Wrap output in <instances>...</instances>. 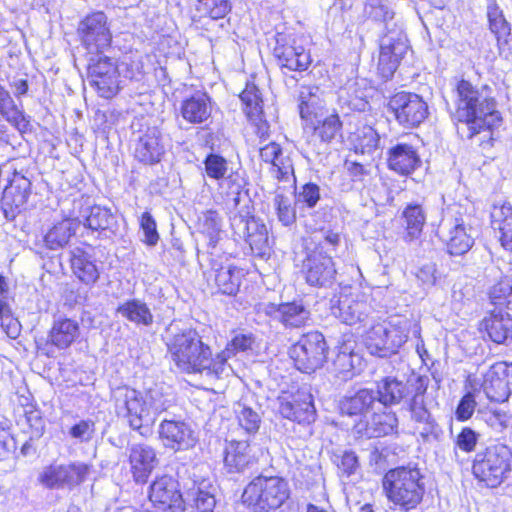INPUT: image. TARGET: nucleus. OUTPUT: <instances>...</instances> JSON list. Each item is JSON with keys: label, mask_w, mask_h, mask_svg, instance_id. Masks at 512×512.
Returning a JSON list of instances; mask_svg holds the SVG:
<instances>
[{"label": "nucleus", "mask_w": 512, "mask_h": 512, "mask_svg": "<svg viewBox=\"0 0 512 512\" xmlns=\"http://www.w3.org/2000/svg\"><path fill=\"white\" fill-rule=\"evenodd\" d=\"M455 94L458 132L467 138L484 133L483 141L492 139V131L500 125L502 118L490 88L484 85L478 89L469 81L461 80L456 85Z\"/></svg>", "instance_id": "nucleus-1"}, {"label": "nucleus", "mask_w": 512, "mask_h": 512, "mask_svg": "<svg viewBox=\"0 0 512 512\" xmlns=\"http://www.w3.org/2000/svg\"><path fill=\"white\" fill-rule=\"evenodd\" d=\"M115 412L119 418L142 437L152 435L157 417L172 406L170 394L162 387H154L144 393L121 386L113 390Z\"/></svg>", "instance_id": "nucleus-2"}, {"label": "nucleus", "mask_w": 512, "mask_h": 512, "mask_svg": "<svg viewBox=\"0 0 512 512\" xmlns=\"http://www.w3.org/2000/svg\"><path fill=\"white\" fill-rule=\"evenodd\" d=\"M168 352L175 365L183 372L219 378L227 369L231 358L229 349H224L215 357L211 348L192 329L173 335L167 343Z\"/></svg>", "instance_id": "nucleus-3"}, {"label": "nucleus", "mask_w": 512, "mask_h": 512, "mask_svg": "<svg viewBox=\"0 0 512 512\" xmlns=\"http://www.w3.org/2000/svg\"><path fill=\"white\" fill-rule=\"evenodd\" d=\"M365 14L384 23L386 33L381 39L378 69L388 79L396 71L405 55L408 45L402 25L394 21V12L390 10L386 0H365Z\"/></svg>", "instance_id": "nucleus-4"}, {"label": "nucleus", "mask_w": 512, "mask_h": 512, "mask_svg": "<svg viewBox=\"0 0 512 512\" xmlns=\"http://www.w3.org/2000/svg\"><path fill=\"white\" fill-rule=\"evenodd\" d=\"M425 477L416 466H400L388 470L382 487L387 500L408 512L416 509L423 501L426 486Z\"/></svg>", "instance_id": "nucleus-5"}, {"label": "nucleus", "mask_w": 512, "mask_h": 512, "mask_svg": "<svg viewBox=\"0 0 512 512\" xmlns=\"http://www.w3.org/2000/svg\"><path fill=\"white\" fill-rule=\"evenodd\" d=\"M410 325L405 318L374 323L364 333L363 343L371 355L389 357L407 341Z\"/></svg>", "instance_id": "nucleus-6"}, {"label": "nucleus", "mask_w": 512, "mask_h": 512, "mask_svg": "<svg viewBox=\"0 0 512 512\" xmlns=\"http://www.w3.org/2000/svg\"><path fill=\"white\" fill-rule=\"evenodd\" d=\"M289 496V485L283 478L258 476L246 486L242 498L254 511L268 512L280 508Z\"/></svg>", "instance_id": "nucleus-7"}, {"label": "nucleus", "mask_w": 512, "mask_h": 512, "mask_svg": "<svg viewBox=\"0 0 512 512\" xmlns=\"http://www.w3.org/2000/svg\"><path fill=\"white\" fill-rule=\"evenodd\" d=\"M512 451L504 444H495L478 452L473 462V474L487 486L497 487L511 472Z\"/></svg>", "instance_id": "nucleus-8"}, {"label": "nucleus", "mask_w": 512, "mask_h": 512, "mask_svg": "<svg viewBox=\"0 0 512 512\" xmlns=\"http://www.w3.org/2000/svg\"><path fill=\"white\" fill-rule=\"evenodd\" d=\"M117 61L106 52L88 55L87 79L97 94L105 99L116 96L123 87Z\"/></svg>", "instance_id": "nucleus-9"}, {"label": "nucleus", "mask_w": 512, "mask_h": 512, "mask_svg": "<svg viewBox=\"0 0 512 512\" xmlns=\"http://www.w3.org/2000/svg\"><path fill=\"white\" fill-rule=\"evenodd\" d=\"M77 34L87 56L107 52L111 48L112 33L108 17L102 11L86 15L78 24Z\"/></svg>", "instance_id": "nucleus-10"}, {"label": "nucleus", "mask_w": 512, "mask_h": 512, "mask_svg": "<svg viewBox=\"0 0 512 512\" xmlns=\"http://www.w3.org/2000/svg\"><path fill=\"white\" fill-rule=\"evenodd\" d=\"M327 344L318 331L303 335L290 349V357L298 370L311 373L321 368L327 359Z\"/></svg>", "instance_id": "nucleus-11"}, {"label": "nucleus", "mask_w": 512, "mask_h": 512, "mask_svg": "<svg viewBox=\"0 0 512 512\" xmlns=\"http://www.w3.org/2000/svg\"><path fill=\"white\" fill-rule=\"evenodd\" d=\"M90 473V466L83 462L51 464L39 473L38 481L48 489H73L82 484Z\"/></svg>", "instance_id": "nucleus-12"}, {"label": "nucleus", "mask_w": 512, "mask_h": 512, "mask_svg": "<svg viewBox=\"0 0 512 512\" xmlns=\"http://www.w3.org/2000/svg\"><path fill=\"white\" fill-rule=\"evenodd\" d=\"M206 175L218 181L220 189L232 196L235 207L240 202V193L244 187V178L239 170H234L222 156L210 153L204 160Z\"/></svg>", "instance_id": "nucleus-13"}, {"label": "nucleus", "mask_w": 512, "mask_h": 512, "mask_svg": "<svg viewBox=\"0 0 512 512\" xmlns=\"http://www.w3.org/2000/svg\"><path fill=\"white\" fill-rule=\"evenodd\" d=\"M371 310L365 296L351 289H343L339 295L331 300L332 314L347 325L363 322Z\"/></svg>", "instance_id": "nucleus-14"}, {"label": "nucleus", "mask_w": 512, "mask_h": 512, "mask_svg": "<svg viewBox=\"0 0 512 512\" xmlns=\"http://www.w3.org/2000/svg\"><path fill=\"white\" fill-rule=\"evenodd\" d=\"M398 123L412 128L421 124L428 115L426 102L417 94L399 92L388 103Z\"/></svg>", "instance_id": "nucleus-15"}, {"label": "nucleus", "mask_w": 512, "mask_h": 512, "mask_svg": "<svg viewBox=\"0 0 512 512\" xmlns=\"http://www.w3.org/2000/svg\"><path fill=\"white\" fill-rule=\"evenodd\" d=\"M440 229L449 254L460 256L472 248L474 238L471 227L462 215L445 218Z\"/></svg>", "instance_id": "nucleus-16"}, {"label": "nucleus", "mask_w": 512, "mask_h": 512, "mask_svg": "<svg viewBox=\"0 0 512 512\" xmlns=\"http://www.w3.org/2000/svg\"><path fill=\"white\" fill-rule=\"evenodd\" d=\"M158 435L163 446L173 451H185L197 443L195 431L183 420H162L158 427Z\"/></svg>", "instance_id": "nucleus-17"}, {"label": "nucleus", "mask_w": 512, "mask_h": 512, "mask_svg": "<svg viewBox=\"0 0 512 512\" xmlns=\"http://www.w3.org/2000/svg\"><path fill=\"white\" fill-rule=\"evenodd\" d=\"M278 412L282 417L300 424H310L316 419V410L312 395L298 391L296 394H284L277 398Z\"/></svg>", "instance_id": "nucleus-18"}, {"label": "nucleus", "mask_w": 512, "mask_h": 512, "mask_svg": "<svg viewBox=\"0 0 512 512\" xmlns=\"http://www.w3.org/2000/svg\"><path fill=\"white\" fill-rule=\"evenodd\" d=\"M304 268L306 281L310 285L323 287L335 280V264L332 257L324 252L322 243L307 255Z\"/></svg>", "instance_id": "nucleus-19"}, {"label": "nucleus", "mask_w": 512, "mask_h": 512, "mask_svg": "<svg viewBox=\"0 0 512 512\" xmlns=\"http://www.w3.org/2000/svg\"><path fill=\"white\" fill-rule=\"evenodd\" d=\"M482 388L487 398L494 402H505L512 388V363L497 362L484 375Z\"/></svg>", "instance_id": "nucleus-20"}, {"label": "nucleus", "mask_w": 512, "mask_h": 512, "mask_svg": "<svg viewBox=\"0 0 512 512\" xmlns=\"http://www.w3.org/2000/svg\"><path fill=\"white\" fill-rule=\"evenodd\" d=\"M274 56L281 67L291 71H304L312 62L309 51L297 39L286 36L277 39Z\"/></svg>", "instance_id": "nucleus-21"}, {"label": "nucleus", "mask_w": 512, "mask_h": 512, "mask_svg": "<svg viewBox=\"0 0 512 512\" xmlns=\"http://www.w3.org/2000/svg\"><path fill=\"white\" fill-rule=\"evenodd\" d=\"M263 310L266 315L280 322L285 328H301L311 320L310 310L301 301L268 303L264 305Z\"/></svg>", "instance_id": "nucleus-22"}, {"label": "nucleus", "mask_w": 512, "mask_h": 512, "mask_svg": "<svg viewBox=\"0 0 512 512\" xmlns=\"http://www.w3.org/2000/svg\"><path fill=\"white\" fill-rule=\"evenodd\" d=\"M305 123V129L312 131L309 142L314 146L330 144L342 136L343 124L335 110Z\"/></svg>", "instance_id": "nucleus-23"}, {"label": "nucleus", "mask_w": 512, "mask_h": 512, "mask_svg": "<svg viewBox=\"0 0 512 512\" xmlns=\"http://www.w3.org/2000/svg\"><path fill=\"white\" fill-rule=\"evenodd\" d=\"M149 499L160 511L179 509L182 506V495L178 482L171 476L157 478L150 486Z\"/></svg>", "instance_id": "nucleus-24"}, {"label": "nucleus", "mask_w": 512, "mask_h": 512, "mask_svg": "<svg viewBox=\"0 0 512 512\" xmlns=\"http://www.w3.org/2000/svg\"><path fill=\"white\" fill-rule=\"evenodd\" d=\"M31 183L24 176H16L4 189L1 198V208L8 220H13L25 209L30 195Z\"/></svg>", "instance_id": "nucleus-25"}, {"label": "nucleus", "mask_w": 512, "mask_h": 512, "mask_svg": "<svg viewBox=\"0 0 512 512\" xmlns=\"http://www.w3.org/2000/svg\"><path fill=\"white\" fill-rule=\"evenodd\" d=\"M129 463L134 480L144 483L158 465L159 460L153 447L138 443L129 448Z\"/></svg>", "instance_id": "nucleus-26"}, {"label": "nucleus", "mask_w": 512, "mask_h": 512, "mask_svg": "<svg viewBox=\"0 0 512 512\" xmlns=\"http://www.w3.org/2000/svg\"><path fill=\"white\" fill-rule=\"evenodd\" d=\"M165 152L160 132L157 128H148L142 132L134 144L135 158L144 164L158 163Z\"/></svg>", "instance_id": "nucleus-27"}, {"label": "nucleus", "mask_w": 512, "mask_h": 512, "mask_svg": "<svg viewBox=\"0 0 512 512\" xmlns=\"http://www.w3.org/2000/svg\"><path fill=\"white\" fill-rule=\"evenodd\" d=\"M388 167L401 175H409L421 165V159L414 146L397 143L388 150Z\"/></svg>", "instance_id": "nucleus-28"}, {"label": "nucleus", "mask_w": 512, "mask_h": 512, "mask_svg": "<svg viewBox=\"0 0 512 512\" xmlns=\"http://www.w3.org/2000/svg\"><path fill=\"white\" fill-rule=\"evenodd\" d=\"M299 101L300 116L305 122L328 113L327 94L318 86H302Z\"/></svg>", "instance_id": "nucleus-29"}, {"label": "nucleus", "mask_w": 512, "mask_h": 512, "mask_svg": "<svg viewBox=\"0 0 512 512\" xmlns=\"http://www.w3.org/2000/svg\"><path fill=\"white\" fill-rule=\"evenodd\" d=\"M358 434L367 438H377L397 432L398 418L392 411L374 413L366 423L360 422L355 425Z\"/></svg>", "instance_id": "nucleus-30"}, {"label": "nucleus", "mask_w": 512, "mask_h": 512, "mask_svg": "<svg viewBox=\"0 0 512 512\" xmlns=\"http://www.w3.org/2000/svg\"><path fill=\"white\" fill-rule=\"evenodd\" d=\"M80 336V326L75 319L59 316L54 318L48 333V342L58 349L69 348Z\"/></svg>", "instance_id": "nucleus-31"}, {"label": "nucleus", "mask_w": 512, "mask_h": 512, "mask_svg": "<svg viewBox=\"0 0 512 512\" xmlns=\"http://www.w3.org/2000/svg\"><path fill=\"white\" fill-rule=\"evenodd\" d=\"M482 326L489 338L497 344L512 339V317L502 309L493 310L483 319Z\"/></svg>", "instance_id": "nucleus-32"}, {"label": "nucleus", "mask_w": 512, "mask_h": 512, "mask_svg": "<svg viewBox=\"0 0 512 512\" xmlns=\"http://www.w3.org/2000/svg\"><path fill=\"white\" fill-rule=\"evenodd\" d=\"M0 115L20 133L31 132L30 116L16 105L10 92L1 85Z\"/></svg>", "instance_id": "nucleus-33"}, {"label": "nucleus", "mask_w": 512, "mask_h": 512, "mask_svg": "<svg viewBox=\"0 0 512 512\" xmlns=\"http://www.w3.org/2000/svg\"><path fill=\"white\" fill-rule=\"evenodd\" d=\"M211 102L206 93L197 92L181 103L180 112L191 124H201L211 116Z\"/></svg>", "instance_id": "nucleus-34"}, {"label": "nucleus", "mask_w": 512, "mask_h": 512, "mask_svg": "<svg viewBox=\"0 0 512 512\" xmlns=\"http://www.w3.org/2000/svg\"><path fill=\"white\" fill-rule=\"evenodd\" d=\"M71 268L74 275L87 285L94 284L99 278V271L90 254L76 247L71 251Z\"/></svg>", "instance_id": "nucleus-35"}, {"label": "nucleus", "mask_w": 512, "mask_h": 512, "mask_svg": "<svg viewBox=\"0 0 512 512\" xmlns=\"http://www.w3.org/2000/svg\"><path fill=\"white\" fill-rule=\"evenodd\" d=\"M250 452V445L245 440L228 442L225 448V466L230 472L243 471L253 460Z\"/></svg>", "instance_id": "nucleus-36"}, {"label": "nucleus", "mask_w": 512, "mask_h": 512, "mask_svg": "<svg viewBox=\"0 0 512 512\" xmlns=\"http://www.w3.org/2000/svg\"><path fill=\"white\" fill-rule=\"evenodd\" d=\"M492 226L500 233V242L504 249L512 252V206L494 205L491 211Z\"/></svg>", "instance_id": "nucleus-37"}, {"label": "nucleus", "mask_w": 512, "mask_h": 512, "mask_svg": "<svg viewBox=\"0 0 512 512\" xmlns=\"http://www.w3.org/2000/svg\"><path fill=\"white\" fill-rule=\"evenodd\" d=\"M376 401L384 406L401 402L406 395V384L395 377H384L376 382Z\"/></svg>", "instance_id": "nucleus-38"}, {"label": "nucleus", "mask_w": 512, "mask_h": 512, "mask_svg": "<svg viewBox=\"0 0 512 512\" xmlns=\"http://www.w3.org/2000/svg\"><path fill=\"white\" fill-rule=\"evenodd\" d=\"M116 312L136 325L151 326L154 321L150 308L144 301L137 298L119 304Z\"/></svg>", "instance_id": "nucleus-39"}, {"label": "nucleus", "mask_w": 512, "mask_h": 512, "mask_svg": "<svg viewBox=\"0 0 512 512\" xmlns=\"http://www.w3.org/2000/svg\"><path fill=\"white\" fill-rule=\"evenodd\" d=\"M376 395L373 390L360 389L353 396L345 397L340 402V410L346 415H363L374 409Z\"/></svg>", "instance_id": "nucleus-40"}, {"label": "nucleus", "mask_w": 512, "mask_h": 512, "mask_svg": "<svg viewBox=\"0 0 512 512\" xmlns=\"http://www.w3.org/2000/svg\"><path fill=\"white\" fill-rule=\"evenodd\" d=\"M488 20L491 32L496 36L500 54L511 50V28L498 7H490Z\"/></svg>", "instance_id": "nucleus-41"}, {"label": "nucleus", "mask_w": 512, "mask_h": 512, "mask_svg": "<svg viewBox=\"0 0 512 512\" xmlns=\"http://www.w3.org/2000/svg\"><path fill=\"white\" fill-rule=\"evenodd\" d=\"M409 410L411 420L414 422V429L423 439L427 440L431 436L437 437L438 424L426 408L425 403H410Z\"/></svg>", "instance_id": "nucleus-42"}, {"label": "nucleus", "mask_w": 512, "mask_h": 512, "mask_svg": "<svg viewBox=\"0 0 512 512\" xmlns=\"http://www.w3.org/2000/svg\"><path fill=\"white\" fill-rule=\"evenodd\" d=\"M83 217L85 219L84 225L91 230L114 233L117 227V220L110 209L99 205L88 207Z\"/></svg>", "instance_id": "nucleus-43"}, {"label": "nucleus", "mask_w": 512, "mask_h": 512, "mask_svg": "<svg viewBox=\"0 0 512 512\" xmlns=\"http://www.w3.org/2000/svg\"><path fill=\"white\" fill-rule=\"evenodd\" d=\"M78 223L74 219H64L56 223L45 235V243L49 249L64 247L75 234Z\"/></svg>", "instance_id": "nucleus-44"}, {"label": "nucleus", "mask_w": 512, "mask_h": 512, "mask_svg": "<svg viewBox=\"0 0 512 512\" xmlns=\"http://www.w3.org/2000/svg\"><path fill=\"white\" fill-rule=\"evenodd\" d=\"M405 221V241L418 239L426 221V215L419 204H409L402 212Z\"/></svg>", "instance_id": "nucleus-45"}, {"label": "nucleus", "mask_w": 512, "mask_h": 512, "mask_svg": "<svg viewBox=\"0 0 512 512\" xmlns=\"http://www.w3.org/2000/svg\"><path fill=\"white\" fill-rule=\"evenodd\" d=\"M244 105V111L250 121L260 119L263 114V100L258 87L254 83L247 82L245 89L240 94Z\"/></svg>", "instance_id": "nucleus-46"}, {"label": "nucleus", "mask_w": 512, "mask_h": 512, "mask_svg": "<svg viewBox=\"0 0 512 512\" xmlns=\"http://www.w3.org/2000/svg\"><path fill=\"white\" fill-rule=\"evenodd\" d=\"M213 269L214 281L219 291L227 295L235 294L239 288V271L231 265H221Z\"/></svg>", "instance_id": "nucleus-47"}, {"label": "nucleus", "mask_w": 512, "mask_h": 512, "mask_svg": "<svg viewBox=\"0 0 512 512\" xmlns=\"http://www.w3.org/2000/svg\"><path fill=\"white\" fill-rule=\"evenodd\" d=\"M216 488L206 480L201 481L196 490L191 493L197 512H213L216 499Z\"/></svg>", "instance_id": "nucleus-48"}, {"label": "nucleus", "mask_w": 512, "mask_h": 512, "mask_svg": "<svg viewBox=\"0 0 512 512\" xmlns=\"http://www.w3.org/2000/svg\"><path fill=\"white\" fill-rule=\"evenodd\" d=\"M359 364L360 356L347 346L341 347L333 361L335 371L341 375L343 379L353 377L354 370Z\"/></svg>", "instance_id": "nucleus-49"}, {"label": "nucleus", "mask_w": 512, "mask_h": 512, "mask_svg": "<svg viewBox=\"0 0 512 512\" xmlns=\"http://www.w3.org/2000/svg\"><path fill=\"white\" fill-rule=\"evenodd\" d=\"M379 143V135L370 126L359 128L353 135L355 151L366 154L373 152Z\"/></svg>", "instance_id": "nucleus-50"}, {"label": "nucleus", "mask_w": 512, "mask_h": 512, "mask_svg": "<svg viewBox=\"0 0 512 512\" xmlns=\"http://www.w3.org/2000/svg\"><path fill=\"white\" fill-rule=\"evenodd\" d=\"M228 0H199L196 10L213 20L223 18L230 11Z\"/></svg>", "instance_id": "nucleus-51"}, {"label": "nucleus", "mask_w": 512, "mask_h": 512, "mask_svg": "<svg viewBox=\"0 0 512 512\" xmlns=\"http://www.w3.org/2000/svg\"><path fill=\"white\" fill-rule=\"evenodd\" d=\"M222 219L216 211L209 210L203 213L201 218V228L209 239L210 243L215 245L221 232Z\"/></svg>", "instance_id": "nucleus-52"}, {"label": "nucleus", "mask_w": 512, "mask_h": 512, "mask_svg": "<svg viewBox=\"0 0 512 512\" xmlns=\"http://www.w3.org/2000/svg\"><path fill=\"white\" fill-rule=\"evenodd\" d=\"M489 297L494 305L509 304L511 302L510 297H512V279L504 277L493 285Z\"/></svg>", "instance_id": "nucleus-53"}, {"label": "nucleus", "mask_w": 512, "mask_h": 512, "mask_svg": "<svg viewBox=\"0 0 512 512\" xmlns=\"http://www.w3.org/2000/svg\"><path fill=\"white\" fill-rule=\"evenodd\" d=\"M239 425L248 433H255L258 431L261 423L259 414L253 409L238 405L236 410Z\"/></svg>", "instance_id": "nucleus-54"}, {"label": "nucleus", "mask_w": 512, "mask_h": 512, "mask_svg": "<svg viewBox=\"0 0 512 512\" xmlns=\"http://www.w3.org/2000/svg\"><path fill=\"white\" fill-rule=\"evenodd\" d=\"M274 205L276 206L278 219L283 225L288 226L295 222L296 212L288 197L277 193L274 197Z\"/></svg>", "instance_id": "nucleus-55"}, {"label": "nucleus", "mask_w": 512, "mask_h": 512, "mask_svg": "<svg viewBox=\"0 0 512 512\" xmlns=\"http://www.w3.org/2000/svg\"><path fill=\"white\" fill-rule=\"evenodd\" d=\"M251 250L258 256H265L269 252L268 230L266 225L260 227L256 233L243 238Z\"/></svg>", "instance_id": "nucleus-56"}, {"label": "nucleus", "mask_w": 512, "mask_h": 512, "mask_svg": "<svg viewBox=\"0 0 512 512\" xmlns=\"http://www.w3.org/2000/svg\"><path fill=\"white\" fill-rule=\"evenodd\" d=\"M320 200V188L317 184L306 183L295 195V204H303L308 208L316 206Z\"/></svg>", "instance_id": "nucleus-57"}, {"label": "nucleus", "mask_w": 512, "mask_h": 512, "mask_svg": "<svg viewBox=\"0 0 512 512\" xmlns=\"http://www.w3.org/2000/svg\"><path fill=\"white\" fill-rule=\"evenodd\" d=\"M140 226L144 234L143 241L149 246H155L159 240L155 219L149 212H144L140 219Z\"/></svg>", "instance_id": "nucleus-58"}, {"label": "nucleus", "mask_w": 512, "mask_h": 512, "mask_svg": "<svg viewBox=\"0 0 512 512\" xmlns=\"http://www.w3.org/2000/svg\"><path fill=\"white\" fill-rule=\"evenodd\" d=\"M480 434L471 429L464 427L456 438V445L465 452H472L478 443Z\"/></svg>", "instance_id": "nucleus-59"}, {"label": "nucleus", "mask_w": 512, "mask_h": 512, "mask_svg": "<svg viewBox=\"0 0 512 512\" xmlns=\"http://www.w3.org/2000/svg\"><path fill=\"white\" fill-rule=\"evenodd\" d=\"M93 433L94 423L90 420H81L73 425L69 430V435L80 442L89 441L92 438Z\"/></svg>", "instance_id": "nucleus-60"}, {"label": "nucleus", "mask_w": 512, "mask_h": 512, "mask_svg": "<svg viewBox=\"0 0 512 512\" xmlns=\"http://www.w3.org/2000/svg\"><path fill=\"white\" fill-rule=\"evenodd\" d=\"M254 342L255 339L252 334H237L227 344L225 349H229L231 357H233L237 352H244L252 349Z\"/></svg>", "instance_id": "nucleus-61"}, {"label": "nucleus", "mask_w": 512, "mask_h": 512, "mask_svg": "<svg viewBox=\"0 0 512 512\" xmlns=\"http://www.w3.org/2000/svg\"><path fill=\"white\" fill-rule=\"evenodd\" d=\"M475 408H476V401H475L474 395L472 393L465 394L461 398V400L456 408L455 415H456L457 420L466 421V420L470 419L475 411Z\"/></svg>", "instance_id": "nucleus-62"}, {"label": "nucleus", "mask_w": 512, "mask_h": 512, "mask_svg": "<svg viewBox=\"0 0 512 512\" xmlns=\"http://www.w3.org/2000/svg\"><path fill=\"white\" fill-rule=\"evenodd\" d=\"M249 214L248 210L240 209L230 216L231 229L240 239L245 235V228L252 217Z\"/></svg>", "instance_id": "nucleus-63"}, {"label": "nucleus", "mask_w": 512, "mask_h": 512, "mask_svg": "<svg viewBox=\"0 0 512 512\" xmlns=\"http://www.w3.org/2000/svg\"><path fill=\"white\" fill-rule=\"evenodd\" d=\"M260 157L263 161L271 163L272 167L285 158L282 157V149L279 144L271 142L260 149Z\"/></svg>", "instance_id": "nucleus-64"}]
</instances>
